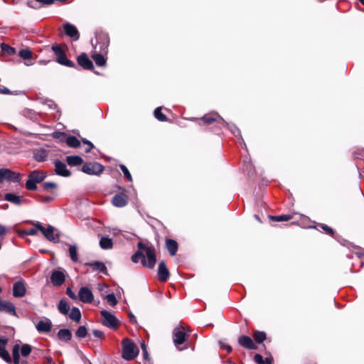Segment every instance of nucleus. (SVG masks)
<instances>
[{
	"label": "nucleus",
	"mask_w": 364,
	"mask_h": 364,
	"mask_svg": "<svg viewBox=\"0 0 364 364\" xmlns=\"http://www.w3.org/2000/svg\"><path fill=\"white\" fill-rule=\"evenodd\" d=\"M102 316V323L111 328V329H116L119 326V321L117 318V317L112 313L103 310L100 312Z\"/></svg>",
	"instance_id": "obj_6"
},
{
	"label": "nucleus",
	"mask_w": 364,
	"mask_h": 364,
	"mask_svg": "<svg viewBox=\"0 0 364 364\" xmlns=\"http://www.w3.org/2000/svg\"><path fill=\"white\" fill-rule=\"evenodd\" d=\"M254 360L257 363V364H264V361L263 360V357L260 355V354H256L255 356H254Z\"/></svg>",
	"instance_id": "obj_49"
},
{
	"label": "nucleus",
	"mask_w": 364,
	"mask_h": 364,
	"mask_svg": "<svg viewBox=\"0 0 364 364\" xmlns=\"http://www.w3.org/2000/svg\"><path fill=\"white\" fill-rule=\"evenodd\" d=\"M7 338H0V357L8 363H11V358L9 353L6 350Z\"/></svg>",
	"instance_id": "obj_20"
},
{
	"label": "nucleus",
	"mask_w": 364,
	"mask_h": 364,
	"mask_svg": "<svg viewBox=\"0 0 364 364\" xmlns=\"http://www.w3.org/2000/svg\"><path fill=\"white\" fill-rule=\"evenodd\" d=\"M87 335V330L85 326H80L75 332V336L79 338H83Z\"/></svg>",
	"instance_id": "obj_39"
},
{
	"label": "nucleus",
	"mask_w": 364,
	"mask_h": 364,
	"mask_svg": "<svg viewBox=\"0 0 364 364\" xmlns=\"http://www.w3.org/2000/svg\"><path fill=\"white\" fill-rule=\"evenodd\" d=\"M36 328L40 333H48L51 330L52 323L50 319L46 318L43 320L39 321L36 325Z\"/></svg>",
	"instance_id": "obj_19"
},
{
	"label": "nucleus",
	"mask_w": 364,
	"mask_h": 364,
	"mask_svg": "<svg viewBox=\"0 0 364 364\" xmlns=\"http://www.w3.org/2000/svg\"><path fill=\"white\" fill-rule=\"evenodd\" d=\"M128 203V197L124 193H119L114 196L112 199V203L114 206L122 208L125 206Z\"/></svg>",
	"instance_id": "obj_14"
},
{
	"label": "nucleus",
	"mask_w": 364,
	"mask_h": 364,
	"mask_svg": "<svg viewBox=\"0 0 364 364\" xmlns=\"http://www.w3.org/2000/svg\"><path fill=\"white\" fill-rule=\"evenodd\" d=\"M318 226L320 227L327 234H329L331 235H333L334 234L333 230L331 228L328 227L327 225L319 224Z\"/></svg>",
	"instance_id": "obj_46"
},
{
	"label": "nucleus",
	"mask_w": 364,
	"mask_h": 364,
	"mask_svg": "<svg viewBox=\"0 0 364 364\" xmlns=\"http://www.w3.org/2000/svg\"><path fill=\"white\" fill-rule=\"evenodd\" d=\"M166 248L171 256H174L178 250V243L171 239H168L166 241Z\"/></svg>",
	"instance_id": "obj_26"
},
{
	"label": "nucleus",
	"mask_w": 364,
	"mask_h": 364,
	"mask_svg": "<svg viewBox=\"0 0 364 364\" xmlns=\"http://www.w3.org/2000/svg\"><path fill=\"white\" fill-rule=\"evenodd\" d=\"M143 355H144V358L146 360H148V359H149V354H148V352H147V349H146V348H144Z\"/></svg>",
	"instance_id": "obj_59"
},
{
	"label": "nucleus",
	"mask_w": 364,
	"mask_h": 364,
	"mask_svg": "<svg viewBox=\"0 0 364 364\" xmlns=\"http://www.w3.org/2000/svg\"><path fill=\"white\" fill-rule=\"evenodd\" d=\"M92 58L97 66L102 67L106 65V59L102 54L94 53L92 55Z\"/></svg>",
	"instance_id": "obj_32"
},
{
	"label": "nucleus",
	"mask_w": 364,
	"mask_h": 364,
	"mask_svg": "<svg viewBox=\"0 0 364 364\" xmlns=\"http://www.w3.org/2000/svg\"><path fill=\"white\" fill-rule=\"evenodd\" d=\"M89 265L95 271H98V272H102L105 274H107V267H106L105 264L102 262L95 261V262L89 263Z\"/></svg>",
	"instance_id": "obj_27"
},
{
	"label": "nucleus",
	"mask_w": 364,
	"mask_h": 364,
	"mask_svg": "<svg viewBox=\"0 0 364 364\" xmlns=\"http://www.w3.org/2000/svg\"><path fill=\"white\" fill-rule=\"evenodd\" d=\"M189 336V334L186 332V328L183 326H176L173 330V343L178 350L182 348H178V346L183 344L186 339Z\"/></svg>",
	"instance_id": "obj_7"
},
{
	"label": "nucleus",
	"mask_w": 364,
	"mask_h": 364,
	"mask_svg": "<svg viewBox=\"0 0 364 364\" xmlns=\"http://www.w3.org/2000/svg\"><path fill=\"white\" fill-rule=\"evenodd\" d=\"M139 250L132 256V261L137 263L141 259L143 267L153 269L156 262L155 248L141 242H138Z\"/></svg>",
	"instance_id": "obj_1"
},
{
	"label": "nucleus",
	"mask_w": 364,
	"mask_h": 364,
	"mask_svg": "<svg viewBox=\"0 0 364 364\" xmlns=\"http://www.w3.org/2000/svg\"><path fill=\"white\" fill-rule=\"evenodd\" d=\"M156 119L161 122H165L167 120V117L165 114L161 112V107H157L154 112Z\"/></svg>",
	"instance_id": "obj_37"
},
{
	"label": "nucleus",
	"mask_w": 364,
	"mask_h": 364,
	"mask_svg": "<svg viewBox=\"0 0 364 364\" xmlns=\"http://www.w3.org/2000/svg\"><path fill=\"white\" fill-rule=\"evenodd\" d=\"M58 338L61 341L68 342L72 338V333L69 329H60L58 333Z\"/></svg>",
	"instance_id": "obj_25"
},
{
	"label": "nucleus",
	"mask_w": 364,
	"mask_h": 364,
	"mask_svg": "<svg viewBox=\"0 0 364 364\" xmlns=\"http://www.w3.org/2000/svg\"><path fill=\"white\" fill-rule=\"evenodd\" d=\"M106 299H107V302L109 304V305H111L112 306H114L117 304V300L114 294H107L106 296Z\"/></svg>",
	"instance_id": "obj_43"
},
{
	"label": "nucleus",
	"mask_w": 364,
	"mask_h": 364,
	"mask_svg": "<svg viewBox=\"0 0 364 364\" xmlns=\"http://www.w3.org/2000/svg\"><path fill=\"white\" fill-rule=\"evenodd\" d=\"M19 349H20V346L18 344H16L13 347L12 354H13V358H14V364H19L20 363Z\"/></svg>",
	"instance_id": "obj_35"
},
{
	"label": "nucleus",
	"mask_w": 364,
	"mask_h": 364,
	"mask_svg": "<svg viewBox=\"0 0 364 364\" xmlns=\"http://www.w3.org/2000/svg\"><path fill=\"white\" fill-rule=\"evenodd\" d=\"M82 171L89 175H99L104 171V166L99 163H87L83 165Z\"/></svg>",
	"instance_id": "obj_9"
},
{
	"label": "nucleus",
	"mask_w": 364,
	"mask_h": 364,
	"mask_svg": "<svg viewBox=\"0 0 364 364\" xmlns=\"http://www.w3.org/2000/svg\"><path fill=\"white\" fill-rule=\"evenodd\" d=\"M66 161L70 166H79L83 163L82 159L79 156H68Z\"/></svg>",
	"instance_id": "obj_29"
},
{
	"label": "nucleus",
	"mask_w": 364,
	"mask_h": 364,
	"mask_svg": "<svg viewBox=\"0 0 364 364\" xmlns=\"http://www.w3.org/2000/svg\"><path fill=\"white\" fill-rule=\"evenodd\" d=\"M4 200L14 205H21L23 202V197L15 193H9L4 195Z\"/></svg>",
	"instance_id": "obj_24"
},
{
	"label": "nucleus",
	"mask_w": 364,
	"mask_h": 364,
	"mask_svg": "<svg viewBox=\"0 0 364 364\" xmlns=\"http://www.w3.org/2000/svg\"><path fill=\"white\" fill-rule=\"evenodd\" d=\"M46 177V174L38 170L33 171L28 175L26 183V188L29 191H34L37 188L36 184L41 183Z\"/></svg>",
	"instance_id": "obj_3"
},
{
	"label": "nucleus",
	"mask_w": 364,
	"mask_h": 364,
	"mask_svg": "<svg viewBox=\"0 0 364 364\" xmlns=\"http://www.w3.org/2000/svg\"><path fill=\"white\" fill-rule=\"evenodd\" d=\"M52 50L56 56V60L58 63L69 68L75 66V63L68 59L65 53L58 45H53Z\"/></svg>",
	"instance_id": "obj_5"
},
{
	"label": "nucleus",
	"mask_w": 364,
	"mask_h": 364,
	"mask_svg": "<svg viewBox=\"0 0 364 364\" xmlns=\"http://www.w3.org/2000/svg\"><path fill=\"white\" fill-rule=\"evenodd\" d=\"M100 246L103 250H109L113 247L112 240L108 237L102 236L100 240Z\"/></svg>",
	"instance_id": "obj_28"
},
{
	"label": "nucleus",
	"mask_w": 364,
	"mask_h": 364,
	"mask_svg": "<svg viewBox=\"0 0 364 364\" xmlns=\"http://www.w3.org/2000/svg\"><path fill=\"white\" fill-rule=\"evenodd\" d=\"M109 232L111 234H112L113 235H114V236H117V235H119L121 234V230H119L117 228H113L109 230Z\"/></svg>",
	"instance_id": "obj_53"
},
{
	"label": "nucleus",
	"mask_w": 364,
	"mask_h": 364,
	"mask_svg": "<svg viewBox=\"0 0 364 364\" xmlns=\"http://www.w3.org/2000/svg\"><path fill=\"white\" fill-rule=\"evenodd\" d=\"M9 181L12 182H19L21 180V176L19 173H16L9 168H1L0 169V183L4 181Z\"/></svg>",
	"instance_id": "obj_8"
},
{
	"label": "nucleus",
	"mask_w": 364,
	"mask_h": 364,
	"mask_svg": "<svg viewBox=\"0 0 364 364\" xmlns=\"http://www.w3.org/2000/svg\"><path fill=\"white\" fill-rule=\"evenodd\" d=\"M122 357L126 360L134 359L139 354V348L136 344L129 338H125L122 340Z\"/></svg>",
	"instance_id": "obj_2"
},
{
	"label": "nucleus",
	"mask_w": 364,
	"mask_h": 364,
	"mask_svg": "<svg viewBox=\"0 0 364 364\" xmlns=\"http://www.w3.org/2000/svg\"><path fill=\"white\" fill-rule=\"evenodd\" d=\"M270 220L276 222L288 221L292 218L290 215H282L277 216H269Z\"/></svg>",
	"instance_id": "obj_38"
},
{
	"label": "nucleus",
	"mask_w": 364,
	"mask_h": 364,
	"mask_svg": "<svg viewBox=\"0 0 364 364\" xmlns=\"http://www.w3.org/2000/svg\"><path fill=\"white\" fill-rule=\"evenodd\" d=\"M358 255L359 257H361L364 256V253H358Z\"/></svg>",
	"instance_id": "obj_63"
},
{
	"label": "nucleus",
	"mask_w": 364,
	"mask_h": 364,
	"mask_svg": "<svg viewBox=\"0 0 364 364\" xmlns=\"http://www.w3.org/2000/svg\"><path fill=\"white\" fill-rule=\"evenodd\" d=\"M272 359L271 358H266L264 361V364H271Z\"/></svg>",
	"instance_id": "obj_60"
},
{
	"label": "nucleus",
	"mask_w": 364,
	"mask_h": 364,
	"mask_svg": "<svg viewBox=\"0 0 364 364\" xmlns=\"http://www.w3.org/2000/svg\"><path fill=\"white\" fill-rule=\"evenodd\" d=\"M96 46H99L100 51L102 53H107V48L109 43V39L106 33H100L96 36Z\"/></svg>",
	"instance_id": "obj_11"
},
{
	"label": "nucleus",
	"mask_w": 364,
	"mask_h": 364,
	"mask_svg": "<svg viewBox=\"0 0 364 364\" xmlns=\"http://www.w3.org/2000/svg\"><path fill=\"white\" fill-rule=\"evenodd\" d=\"M93 335L96 338H102L104 336V333L102 331L100 330H94L93 331Z\"/></svg>",
	"instance_id": "obj_52"
},
{
	"label": "nucleus",
	"mask_w": 364,
	"mask_h": 364,
	"mask_svg": "<svg viewBox=\"0 0 364 364\" xmlns=\"http://www.w3.org/2000/svg\"><path fill=\"white\" fill-rule=\"evenodd\" d=\"M6 232V228L4 226L0 225V235H4Z\"/></svg>",
	"instance_id": "obj_58"
},
{
	"label": "nucleus",
	"mask_w": 364,
	"mask_h": 364,
	"mask_svg": "<svg viewBox=\"0 0 364 364\" xmlns=\"http://www.w3.org/2000/svg\"><path fill=\"white\" fill-rule=\"evenodd\" d=\"M19 56L25 60H28L32 58V52L29 49H22L19 51Z\"/></svg>",
	"instance_id": "obj_40"
},
{
	"label": "nucleus",
	"mask_w": 364,
	"mask_h": 364,
	"mask_svg": "<svg viewBox=\"0 0 364 364\" xmlns=\"http://www.w3.org/2000/svg\"><path fill=\"white\" fill-rule=\"evenodd\" d=\"M0 92L2 93V94H9L10 91H9V90L8 88L4 87V88L0 90Z\"/></svg>",
	"instance_id": "obj_57"
},
{
	"label": "nucleus",
	"mask_w": 364,
	"mask_h": 364,
	"mask_svg": "<svg viewBox=\"0 0 364 364\" xmlns=\"http://www.w3.org/2000/svg\"><path fill=\"white\" fill-rule=\"evenodd\" d=\"M63 29L65 33L73 40L76 41L79 38L80 34L75 26L69 23H66L63 25Z\"/></svg>",
	"instance_id": "obj_16"
},
{
	"label": "nucleus",
	"mask_w": 364,
	"mask_h": 364,
	"mask_svg": "<svg viewBox=\"0 0 364 364\" xmlns=\"http://www.w3.org/2000/svg\"><path fill=\"white\" fill-rule=\"evenodd\" d=\"M33 225L43 234L47 240L53 242H58L60 233L55 232L56 230L53 226L49 225L47 228H45L40 222H36Z\"/></svg>",
	"instance_id": "obj_4"
},
{
	"label": "nucleus",
	"mask_w": 364,
	"mask_h": 364,
	"mask_svg": "<svg viewBox=\"0 0 364 364\" xmlns=\"http://www.w3.org/2000/svg\"><path fill=\"white\" fill-rule=\"evenodd\" d=\"M42 186L44 191H48L50 189L56 188L57 184L54 182H45L43 183Z\"/></svg>",
	"instance_id": "obj_45"
},
{
	"label": "nucleus",
	"mask_w": 364,
	"mask_h": 364,
	"mask_svg": "<svg viewBox=\"0 0 364 364\" xmlns=\"http://www.w3.org/2000/svg\"><path fill=\"white\" fill-rule=\"evenodd\" d=\"M1 48H2L3 50L7 51L9 54H11V53H14V48L9 46L7 45L2 44L1 45Z\"/></svg>",
	"instance_id": "obj_50"
},
{
	"label": "nucleus",
	"mask_w": 364,
	"mask_h": 364,
	"mask_svg": "<svg viewBox=\"0 0 364 364\" xmlns=\"http://www.w3.org/2000/svg\"><path fill=\"white\" fill-rule=\"evenodd\" d=\"M48 157V151L43 149L37 150L34 153V159L39 162L44 161Z\"/></svg>",
	"instance_id": "obj_31"
},
{
	"label": "nucleus",
	"mask_w": 364,
	"mask_h": 364,
	"mask_svg": "<svg viewBox=\"0 0 364 364\" xmlns=\"http://www.w3.org/2000/svg\"><path fill=\"white\" fill-rule=\"evenodd\" d=\"M77 63L85 70H92L94 68L92 62L85 53H82L77 57Z\"/></svg>",
	"instance_id": "obj_21"
},
{
	"label": "nucleus",
	"mask_w": 364,
	"mask_h": 364,
	"mask_svg": "<svg viewBox=\"0 0 364 364\" xmlns=\"http://www.w3.org/2000/svg\"><path fill=\"white\" fill-rule=\"evenodd\" d=\"M54 200L53 197L51 196H40L39 201L43 203H49Z\"/></svg>",
	"instance_id": "obj_47"
},
{
	"label": "nucleus",
	"mask_w": 364,
	"mask_h": 364,
	"mask_svg": "<svg viewBox=\"0 0 364 364\" xmlns=\"http://www.w3.org/2000/svg\"><path fill=\"white\" fill-rule=\"evenodd\" d=\"M65 280V275L64 271L54 270L52 272L50 276V282L53 286H61Z\"/></svg>",
	"instance_id": "obj_12"
},
{
	"label": "nucleus",
	"mask_w": 364,
	"mask_h": 364,
	"mask_svg": "<svg viewBox=\"0 0 364 364\" xmlns=\"http://www.w3.org/2000/svg\"><path fill=\"white\" fill-rule=\"evenodd\" d=\"M32 350V348L28 344H23L21 348V354L23 357L28 356Z\"/></svg>",
	"instance_id": "obj_41"
},
{
	"label": "nucleus",
	"mask_w": 364,
	"mask_h": 364,
	"mask_svg": "<svg viewBox=\"0 0 364 364\" xmlns=\"http://www.w3.org/2000/svg\"><path fill=\"white\" fill-rule=\"evenodd\" d=\"M201 120L206 124H210L211 123L216 122L218 124L225 125L226 122L225 120L217 113H212L208 115H205L201 118Z\"/></svg>",
	"instance_id": "obj_15"
},
{
	"label": "nucleus",
	"mask_w": 364,
	"mask_h": 364,
	"mask_svg": "<svg viewBox=\"0 0 364 364\" xmlns=\"http://www.w3.org/2000/svg\"><path fill=\"white\" fill-rule=\"evenodd\" d=\"M170 274L169 271L166 267V263L164 261H161L158 267V277L159 279L161 282H166L169 278Z\"/></svg>",
	"instance_id": "obj_17"
},
{
	"label": "nucleus",
	"mask_w": 364,
	"mask_h": 364,
	"mask_svg": "<svg viewBox=\"0 0 364 364\" xmlns=\"http://www.w3.org/2000/svg\"><path fill=\"white\" fill-rule=\"evenodd\" d=\"M119 168L123 172L124 176L128 179V181H132V177L126 166H124V164H120Z\"/></svg>",
	"instance_id": "obj_44"
},
{
	"label": "nucleus",
	"mask_w": 364,
	"mask_h": 364,
	"mask_svg": "<svg viewBox=\"0 0 364 364\" xmlns=\"http://www.w3.org/2000/svg\"><path fill=\"white\" fill-rule=\"evenodd\" d=\"M69 255L73 262H77V247L75 245H70L69 247Z\"/></svg>",
	"instance_id": "obj_36"
},
{
	"label": "nucleus",
	"mask_w": 364,
	"mask_h": 364,
	"mask_svg": "<svg viewBox=\"0 0 364 364\" xmlns=\"http://www.w3.org/2000/svg\"><path fill=\"white\" fill-rule=\"evenodd\" d=\"M55 171L56 174L64 177L70 176V171L68 170L65 164L58 160L55 161Z\"/></svg>",
	"instance_id": "obj_18"
},
{
	"label": "nucleus",
	"mask_w": 364,
	"mask_h": 364,
	"mask_svg": "<svg viewBox=\"0 0 364 364\" xmlns=\"http://www.w3.org/2000/svg\"><path fill=\"white\" fill-rule=\"evenodd\" d=\"M240 346L247 349H256L257 346L254 343L252 339L247 336H242L238 338Z\"/></svg>",
	"instance_id": "obj_22"
},
{
	"label": "nucleus",
	"mask_w": 364,
	"mask_h": 364,
	"mask_svg": "<svg viewBox=\"0 0 364 364\" xmlns=\"http://www.w3.org/2000/svg\"><path fill=\"white\" fill-rule=\"evenodd\" d=\"M38 228L36 227V228H31L26 231L27 235H35L38 232Z\"/></svg>",
	"instance_id": "obj_54"
},
{
	"label": "nucleus",
	"mask_w": 364,
	"mask_h": 364,
	"mask_svg": "<svg viewBox=\"0 0 364 364\" xmlns=\"http://www.w3.org/2000/svg\"><path fill=\"white\" fill-rule=\"evenodd\" d=\"M233 133H234V134H235V135H237V134H240V130H239V129H236V131H235V132H234Z\"/></svg>",
	"instance_id": "obj_62"
},
{
	"label": "nucleus",
	"mask_w": 364,
	"mask_h": 364,
	"mask_svg": "<svg viewBox=\"0 0 364 364\" xmlns=\"http://www.w3.org/2000/svg\"><path fill=\"white\" fill-rule=\"evenodd\" d=\"M255 340L259 343H262L266 339V334L262 331H257L254 333Z\"/></svg>",
	"instance_id": "obj_42"
},
{
	"label": "nucleus",
	"mask_w": 364,
	"mask_h": 364,
	"mask_svg": "<svg viewBox=\"0 0 364 364\" xmlns=\"http://www.w3.org/2000/svg\"><path fill=\"white\" fill-rule=\"evenodd\" d=\"M129 320L132 323H136V317L132 314V313H129Z\"/></svg>",
	"instance_id": "obj_56"
},
{
	"label": "nucleus",
	"mask_w": 364,
	"mask_h": 364,
	"mask_svg": "<svg viewBox=\"0 0 364 364\" xmlns=\"http://www.w3.org/2000/svg\"><path fill=\"white\" fill-rule=\"evenodd\" d=\"M66 144L73 148H77L80 146V141L77 139V137L74 136H70L66 139Z\"/></svg>",
	"instance_id": "obj_34"
},
{
	"label": "nucleus",
	"mask_w": 364,
	"mask_h": 364,
	"mask_svg": "<svg viewBox=\"0 0 364 364\" xmlns=\"http://www.w3.org/2000/svg\"><path fill=\"white\" fill-rule=\"evenodd\" d=\"M255 218L257 220L260 221V219H259V216H258V215H255Z\"/></svg>",
	"instance_id": "obj_64"
},
{
	"label": "nucleus",
	"mask_w": 364,
	"mask_h": 364,
	"mask_svg": "<svg viewBox=\"0 0 364 364\" xmlns=\"http://www.w3.org/2000/svg\"><path fill=\"white\" fill-rule=\"evenodd\" d=\"M82 142L85 144L87 146H88V149H85V152L88 153L91 151V149L93 148V144L92 142L88 141L86 139H82Z\"/></svg>",
	"instance_id": "obj_48"
},
{
	"label": "nucleus",
	"mask_w": 364,
	"mask_h": 364,
	"mask_svg": "<svg viewBox=\"0 0 364 364\" xmlns=\"http://www.w3.org/2000/svg\"><path fill=\"white\" fill-rule=\"evenodd\" d=\"M220 345L222 348H223L224 349H226L228 350V352L230 353L232 351V347L230 346L223 343L222 342H220Z\"/></svg>",
	"instance_id": "obj_55"
},
{
	"label": "nucleus",
	"mask_w": 364,
	"mask_h": 364,
	"mask_svg": "<svg viewBox=\"0 0 364 364\" xmlns=\"http://www.w3.org/2000/svg\"><path fill=\"white\" fill-rule=\"evenodd\" d=\"M77 299L83 303L90 304L92 302L94 296L92 291L89 288L82 287L79 290Z\"/></svg>",
	"instance_id": "obj_10"
},
{
	"label": "nucleus",
	"mask_w": 364,
	"mask_h": 364,
	"mask_svg": "<svg viewBox=\"0 0 364 364\" xmlns=\"http://www.w3.org/2000/svg\"><path fill=\"white\" fill-rule=\"evenodd\" d=\"M141 349H142L143 351H144V348H146V344H145L144 341H142L141 343Z\"/></svg>",
	"instance_id": "obj_61"
},
{
	"label": "nucleus",
	"mask_w": 364,
	"mask_h": 364,
	"mask_svg": "<svg viewBox=\"0 0 364 364\" xmlns=\"http://www.w3.org/2000/svg\"><path fill=\"white\" fill-rule=\"evenodd\" d=\"M58 309L61 314L66 315L68 314L70 307L65 299H61L58 305Z\"/></svg>",
	"instance_id": "obj_30"
},
{
	"label": "nucleus",
	"mask_w": 364,
	"mask_h": 364,
	"mask_svg": "<svg viewBox=\"0 0 364 364\" xmlns=\"http://www.w3.org/2000/svg\"><path fill=\"white\" fill-rule=\"evenodd\" d=\"M66 292H67V294L69 296V297L71 298L72 299H73V300L77 299V296L74 292L72 291L70 288H68Z\"/></svg>",
	"instance_id": "obj_51"
},
{
	"label": "nucleus",
	"mask_w": 364,
	"mask_h": 364,
	"mask_svg": "<svg viewBox=\"0 0 364 364\" xmlns=\"http://www.w3.org/2000/svg\"><path fill=\"white\" fill-rule=\"evenodd\" d=\"M69 318L77 323H79L81 318V313L78 308L73 307L69 314Z\"/></svg>",
	"instance_id": "obj_33"
},
{
	"label": "nucleus",
	"mask_w": 364,
	"mask_h": 364,
	"mask_svg": "<svg viewBox=\"0 0 364 364\" xmlns=\"http://www.w3.org/2000/svg\"><path fill=\"white\" fill-rule=\"evenodd\" d=\"M0 311H5L11 315L17 316L15 306L10 301H0Z\"/></svg>",
	"instance_id": "obj_23"
},
{
	"label": "nucleus",
	"mask_w": 364,
	"mask_h": 364,
	"mask_svg": "<svg viewBox=\"0 0 364 364\" xmlns=\"http://www.w3.org/2000/svg\"><path fill=\"white\" fill-rule=\"evenodd\" d=\"M26 289L25 283L23 281H18L13 285V295L14 297L21 298L25 296Z\"/></svg>",
	"instance_id": "obj_13"
}]
</instances>
